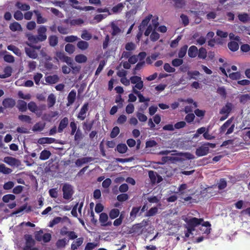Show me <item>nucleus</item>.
I'll return each mask as SVG.
<instances>
[{
  "mask_svg": "<svg viewBox=\"0 0 250 250\" xmlns=\"http://www.w3.org/2000/svg\"><path fill=\"white\" fill-rule=\"evenodd\" d=\"M187 226L189 228V230H195V227L201 224L203 222V218H197L196 217H192L189 219H187L186 220Z\"/></svg>",
  "mask_w": 250,
  "mask_h": 250,
  "instance_id": "f257e3e1",
  "label": "nucleus"
},
{
  "mask_svg": "<svg viewBox=\"0 0 250 250\" xmlns=\"http://www.w3.org/2000/svg\"><path fill=\"white\" fill-rule=\"evenodd\" d=\"M62 191L63 192V198L66 200L70 199L74 193L72 186L68 184L63 185Z\"/></svg>",
  "mask_w": 250,
  "mask_h": 250,
  "instance_id": "f03ea898",
  "label": "nucleus"
},
{
  "mask_svg": "<svg viewBox=\"0 0 250 250\" xmlns=\"http://www.w3.org/2000/svg\"><path fill=\"white\" fill-rule=\"evenodd\" d=\"M25 245L23 250H29L35 245V241L31 234H26L24 235Z\"/></svg>",
  "mask_w": 250,
  "mask_h": 250,
  "instance_id": "7ed1b4c3",
  "label": "nucleus"
},
{
  "mask_svg": "<svg viewBox=\"0 0 250 250\" xmlns=\"http://www.w3.org/2000/svg\"><path fill=\"white\" fill-rule=\"evenodd\" d=\"M89 109V103L88 102L85 103L80 109L77 117L78 120L80 121H83L86 117V113Z\"/></svg>",
  "mask_w": 250,
  "mask_h": 250,
  "instance_id": "20e7f679",
  "label": "nucleus"
},
{
  "mask_svg": "<svg viewBox=\"0 0 250 250\" xmlns=\"http://www.w3.org/2000/svg\"><path fill=\"white\" fill-rule=\"evenodd\" d=\"M130 81L132 83L135 84L133 87V88L138 89L139 90H141L143 88L144 83L140 77L138 76H132L130 78Z\"/></svg>",
  "mask_w": 250,
  "mask_h": 250,
  "instance_id": "39448f33",
  "label": "nucleus"
},
{
  "mask_svg": "<svg viewBox=\"0 0 250 250\" xmlns=\"http://www.w3.org/2000/svg\"><path fill=\"white\" fill-rule=\"evenodd\" d=\"M60 233L62 236L67 235L70 240H74L78 237L74 231H68V228L66 226L63 227L61 229Z\"/></svg>",
  "mask_w": 250,
  "mask_h": 250,
  "instance_id": "423d86ee",
  "label": "nucleus"
},
{
  "mask_svg": "<svg viewBox=\"0 0 250 250\" xmlns=\"http://www.w3.org/2000/svg\"><path fill=\"white\" fill-rule=\"evenodd\" d=\"M46 31L47 29L44 26H41L38 28L37 37L39 38L40 42H43L46 39Z\"/></svg>",
  "mask_w": 250,
  "mask_h": 250,
  "instance_id": "0eeeda50",
  "label": "nucleus"
},
{
  "mask_svg": "<svg viewBox=\"0 0 250 250\" xmlns=\"http://www.w3.org/2000/svg\"><path fill=\"white\" fill-rule=\"evenodd\" d=\"M209 152V147L205 144L197 148L195 151L196 155L198 157L206 155Z\"/></svg>",
  "mask_w": 250,
  "mask_h": 250,
  "instance_id": "6e6552de",
  "label": "nucleus"
},
{
  "mask_svg": "<svg viewBox=\"0 0 250 250\" xmlns=\"http://www.w3.org/2000/svg\"><path fill=\"white\" fill-rule=\"evenodd\" d=\"M56 56L58 59L63 62H66L68 65L71 64V58L66 56L63 52H57Z\"/></svg>",
  "mask_w": 250,
  "mask_h": 250,
  "instance_id": "1a4fd4ad",
  "label": "nucleus"
},
{
  "mask_svg": "<svg viewBox=\"0 0 250 250\" xmlns=\"http://www.w3.org/2000/svg\"><path fill=\"white\" fill-rule=\"evenodd\" d=\"M2 104L4 107L3 108H12L16 105V102L11 98H6L3 100Z\"/></svg>",
  "mask_w": 250,
  "mask_h": 250,
  "instance_id": "9d476101",
  "label": "nucleus"
},
{
  "mask_svg": "<svg viewBox=\"0 0 250 250\" xmlns=\"http://www.w3.org/2000/svg\"><path fill=\"white\" fill-rule=\"evenodd\" d=\"M143 227V225L142 223H138L132 226L131 228H130L129 230V233H137L138 234H140L142 233V228Z\"/></svg>",
  "mask_w": 250,
  "mask_h": 250,
  "instance_id": "9b49d317",
  "label": "nucleus"
},
{
  "mask_svg": "<svg viewBox=\"0 0 250 250\" xmlns=\"http://www.w3.org/2000/svg\"><path fill=\"white\" fill-rule=\"evenodd\" d=\"M71 245V249L72 250H77L83 243L84 238L83 237H79L75 239Z\"/></svg>",
  "mask_w": 250,
  "mask_h": 250,
  "instance_id": "f8f14e48",
  "label": "nucleus"
},
{
  "mask_svg": "<svg viewBox=\"0 0 250 250\" xmlns=\"http://www.w3.org/2000/svg\"><path fill=\"white\" fill-rule=\"evenodd\" d=\"M68 125V119L67 117H64L62 119L59 125L58 132L62 133L63 129L65 128Z\"/></svg>",
  "mask_w": 250,
  "mask_h": 250,
  "instance_id": "ddd939ff",
  "label": "nucleus"
},
{
  "mask_svg": "<svg viewBox=\"0 0 250 250\" xmlns=\"http://www.w3.org/2000/svg\"><path fill=\"white\" fill-rule=\"evenodd\" d=\"M4 162L11 166H18L19 161L15 158L7 156L4 158Z\"/></svg>",
  "mask_w": 250,
  "mask_h": 250,
  "instance_id": "4468645a",
  "label": "nucleus"
},
{
  "mask_svg": "<svg viewBox=\"0 0 250 250\" xmlns=\"http://www.w3.org/2000/svg\"><path fill=\"white\" fill-rule=\"evenodd\" d=\"M232 104L231 103L228 102L220 111V114L229 115L232 110Z\"/></svg>",
  "mask_w": 250,
  "mask_h": 250,
  "instance_id": "2eb2a0df",
  "label": "nucleus"
},
{
  "mask_svg": "<svg viewBox=\"0 0 250 250\" xmlns=\"http://www.w3.org/2000/svg\"><path fill=\"white\" fill-rule=\"evenodd\" d=\"M125 3H119L115 6H113L110 11L111 15L113 14H118L122 12L125 7Z\"/></svg>",
  "mask_w": 250,
  "mask_h": 250,
  "instance_id": "dca6fc26",
  "label": "nucleus"
},
{
  "mask_svg": "<svg viewBox=\"0 0 250 250\" xmlns=\"http://www.w3.org/2000/svg\"><path fill=\"white\" fill-rule=\"evenodd\" d=\"M152 17V15L151 14L148 15L147 17H146L142 21L141 23L139 26V30H144L146 27L147 26L149 22L150 21Z\"/></svg>",
  "mask_w": 250,
  "mask_h": 250,
  "instance_id": "f3484780",
  "label": "nucleus"
},
{
  "mask_svg": "<svg viewBox=\"0 0 250 250\" xmlns=\"http://www.w3.org/2000/svg\"><path fill=\"white\" fill-rule=\"evenodd\" d=\"M33 12L36 16L37 22L38 24L44 23L47 21L46 18L42 17L41 13L38 10H34Z\"/></svg>",
  "mask_w": 250,
  "mask_h": 250,
  "instance_id": "a211bd4d",
  "label": "nucleus"
},
{
  "mask_svg": "<svg viewBox=\"0 0 250 250\" xmlns=\"http://www.w3.org/2000/svg\"><path fill=\"white\" fill-rule=\"evenodd\" d=\"M76 96V92L74 90H72L67 96V103L66 104L67 106H70L72 105L75 99Z\"/></svg>",
  "mask_w": 250,
  "mask_h": 250,
  "instance_id": "6ab92c4d",
  "label": "nucleus"
},
{
  "mask_svg": "<svg viewBox=\"0 0 250 250\" xmlns=\"http://www.w3.org/2000/svg\"><path fill=\"white\" fill-rule=\"evenodd\" d=\"M25 52L27 56L32 59H36L38 57V53L31 47H25Z\"/></svg>",
  "mask_w": 250,
  "mask_h": 250,
  "instance_id": "aec40b11",
  "label": "nucleus"
},
{
  "mask_svg": "<svg viewBox=\"0 0 250 250\" xmlns=\"http://www.w3.org/2000/svg\"><path fill=\"white\" fill-rule=\"evenodd\" d=\"M56 139L53 138L49 137H42L41 138L38 140V143L41 145L45 144H52L56 143Z\"/></svg>",
  "mask_w": 250,
  "mask_h": 250,
  "instance_id": "412c9836",
  "label": "nucleus"
},
{
  "mask_svg": "<svg viewBox=\"0 0 250 250\" xmlns=\"http://www.w3.org/2000/svg\"><path fill=\"white\" fill-rule=\"evenodd\" d=\"M68 241L69 240H67L65 238L58 239L56 242V246L59 249L64 248Z\"/></svg>",
  "mask_w": 250,
  "mask_h": 250,
  "instance_id": "4be33fe9",
  "label": "nucleus"
},
{
  "mask_svg": "<svg viewBox=\"0 0 250 250\" xmlns=\"http://www.w3.org/2000/svg\"><path fill=\"white\" fill-rule=\"evenodd\" d=\"M174 2L173 5L176 9H182L184 8L187 3L186 0H172Z\"/></svg>",
  "mask_w": 250,
  "mask_h": 250,
  "instance_id": "5701e85b",
  "label": "nucleus"
},
{
  "mask_svg": "<svg viewBox=\"0 0 250 250\" xmlns=\"http://www.w3.org/2000/svg\"><path fill=\"white\" fill-rule=\"evenodd\" d=\"M15 6L20 11H28L30 9V6L29 4L23 3L20 1H17L15 4Z\"/></svg>",
  "mask_w": 250,
  "mask_h": 250,
  "instance_id": "b1692460",
  "label": "nucleus"
},
{
  "mask_svg": "<svg viewBox=\"0 0 250 250\" xmlns=\"http://www.w3.org/2000/svg\"><path fill=\"white\" fill-rule=\"evenodd\" d=\"M10 29L13 32L20 31L22 30L21 25L17 21L11 23L9 25Z\"/></svg>",
  "mask_w": 250,
  "mask_h": 250,
  "instance_id": "393cba45",
  "label": "nucleus"
},
{
  "mask_svg": "<svg viewBox=\"0 0 250 250\" xmlns=\"http://www.w3.org/2000/svg\"><path fill=\"white\" fill-rule=\"evenodd\" d=\"M93 159L91 157H83L77 159L75 163L78 167H81L83 164L90 162Z\"/></svg>",
  "mask_w": 250,
  "mask_h": 250,
  "instance_id": "a878e982",
  "label": "nucleus"
},
{
  "mask_svg": "<svg viewBox=\"0 0 250 250\" xmlns=\"http://www.w3.org/2000/svg\"><path fill=\"white\" fill-rule=\"evenodd\" d=\"M26 208H27V209L26 210V212H29V211H30L31 210V206H28L27 207V203L24 204L23 206H21L18 209H17L15 211H14L12 213V214H18L21 213V212L23 211L24 210L26 209Z\"/></svg>",
  "mask_w": 250,
  "mask_h": 250,
  "instance_id": "bb28decb",
  "label": "nucleus"
},
{
  "mask_svg": "<svg viewBox=\"0 0 250 250\" xmlns=\"http://www.w3.org/2000/svg\"><path fill=\"white\" fill-rule=\"evenodd\" d=\"M198 53V48L195 45L191 46L188 50V55L190 58H195L196 57Z\"/></svg>",
  "mask_w": 250,
  "mask_h": 250,
  "instance_id": "cd10ccee",
  "label": "nucleus"
},
{
  "mask_svg": "<svg viewBox=\"0 0 250 250\" xmlns=\"http://www.w3.org/2000/svg\"><path fill=\"white\" fill-rule=\"evenodd\" d=\"M17 107L20 111L25 112L27 110V104L24 101L19 100Z\"/></svg>",
  "mask_w": 250,
  "mask_h": 250,
  "instance_id": "c85d7f7f",
  "label": "nucleus"
},
{
  "mask_svg": "<svg viewBox=\"0 0 250 250\" xmlns=\"http://www.w3.org/2000/svg\"><path fill=\"white\" fill-rule=\"evenodd\" d=\"M232 122V119L228 120L220 128V133L223 134L226 129L231 125Z\"/></svg>",
  "mask_w": 250,
  "mask_h": 250,
  "instance_id": "c756f323",
  "label": "nucleus"
},
{
  "mask_svg": "<svg viewBox=\"0 0 250 250\" xmlns=\"http://www.w3.org/2000/svg\"><path fill=\"white\" fill-rule=\"evenodd\" d=\"M128 148L125 144H119L117 145L116 150L121 154L125 153L127 150Z\"/></svg>",
  "mask_w": 250,
  "mask_h": 250,
  "instance_id": "7c9ffc66",
  "label": "nucleus"
},
{
  "mask_svg": "<svg viewBox=\"0 0 250 250\" xmlns=\"http://www.w3.org/2000/svg\"><path fill=\"white\" fill-rule=\"evenodd\" d=\"M51 155V153L49 150L44 149L42 150L40 156V159L41 160H46L48 159Z\"/></svg>",
  "mask_w": 250,
  "mask_h": 250,
  "instance_id": "2f4dec72",
  "label": "nucleus"
},
{
  "mask_svg": "<svg viewBox=\"0 0 250 250\" xmlns=\"http://www.w3.org/2000/svg\"><path fill=\"white\" fill-rule=\"evenodd\" d=\"M120 214V210L118 208L111 209L109 212V217L111 219L117 218Z\"/></svg>",
  "mask_w": 250,
  "mask_h": 250,
  "instance_id": "473e14b6",
  "label": "nucleus"
},
{
  "mask_svg": "<svg viewBox=\"0 0 250 250\" xmlns=\"http://www.w3.org/2000/svg\"><path fill=\"white\" fill-rule=\"evenodd\" d=\"M228 46L229 49L232 52L236 51L239 49V47L238 43L234 41L229 42Z\"/></svg>",
  "mask_w": 250,
  "mask_h": 250,
  "instance_id": "72a5a7b5",
  "label": "nucleus"
},
{
  "mask_svg": "<svg viewBox=\"0 0 250 250\" xmlns=\"http://www.w3.org/2000/svg\"><path fill=\"white\" fill-rule=\"evenodd\" d=\"M49 43L51 46L55 47L58 44V38L56 35H51L48 38Z\"/></svg>",
  "mask_w": 250,
  "mask_h": 250,
  "instance_id": "f704fd0d",
  "label": "nucleus"
},
{
  "mask_svg": "<svg viewBox=\"0 0 250 250\" xmlns=\"http://www.w3.org/2000/svg\"><path fill=\"white\" fill-rule=\"evenodd\" d=\"M132 92L134 94H136L138 96L140 102L142 103V102L149 101V98L146 99L144 97V96L140 93V92L138 91L136 89L133 88L132 89Z\"/></svg>",
  "mask_w": 250,
  "mask_h": 250,
  "instance_id": "c9c22d12",
  "label": "nucleus"
},
{
  "mask_svg": "<svg viewBox=\"0 0 250 250\" xmlns=\"http://www.w3.org/2000/svg\"><path fill=\"white\" fill-rule=\"evenodd\" d=\"M56 103V97L53 94L49 95L47 98V104L48 107H51L54 105Z\"/></svg>",
  "mask_w": 250,
  "mask_h": 250,
  "instance_id": "e433bc0d",
  "label": "nucleus"
},
{
  "mask_svg": "<svg viewBox=\"0 0 250 250\" xmlns=\"http://www.w3.org/2000/svg\"><path fill=\"white\" fill-rule=\"evenodd\" d=\"M77 46L80 49L84 50L88 48L89 44L87 42L81 40L78 42Z\"/></svg>",
  "mask_w": 250,
  "mask_h": 250,
  "instance_id": "4c0bfd02",
  "label": "nucleus"
},
{
  "mask_svg": "<svg viewBox=\"0 0 250 250\" xmlns=\"http://www.w3.org/2000/svg\"><path fill=\"white\" fill-rule=\"evenodd\" d=\"M75 60L78 63H84L87 61V58L84 55L79 54L75 56Z\"/></svg>",
  "mask_w": 250,
  "mask_h": 250,
  "instance_id": "58836bf2",
  "label": "nucleus"
},
{
  "mask_svg": "<svg viewBox=\"0 0 250 250\" xmlns=\"http://www.w3.org/2000/svg\"><path fill=\"white\" fill-rule=\"evenodd\" d=\"M188 46L187 45H184L181 47L178 52V57L179 58H183L186 55Z\"/></svg>",
  "mask_w": 250,
  "mask_h": 250,
  "instance_id": "ea45409f",
  "label": "nucleus"
},
{
  "mask_svg": "<svg viewBox=\"0 0 250 250\" xmlns=\"http://www.w3.org/2000/svg\"><path fill=\"white\" fill-rule=\"evenodd\" d=\"M94 121H92L90 123L87 122H84L83 123V127L84 131H90L93 125Z\"/></svg>",
  "mask_w": 250,
  "mask_h": 250,
  "instance_id": "a19ab883",
  "label": "nucleus"
},
{
  "mask_svg": "<svg viewBox=\"0 0 250 250\" xmlns=\"http://www.w3.org/2000/svg\"><path fill=\"white\" fill-rule=\"evenodd\" d=\"M207 51L206 48L201 47L198 50V57L199 59H205L207 57Z\"/></svg>",
  "mask_w": 250,
  "mask_h": 250,
  "instance_id": "79ce46f5",
  "label": "nucleus"
},
{
  "mask_svg": "<svg viewBox=\"0 0 250 250\" xmlns=\"http://www.w3.org/2000/svg\"><path fill=\"white\" fill-rule=\"evenodd\" d=\"M59 80L58 76L56 75L48 76L46 78V82L51 84H54L58 82Z\"/></svg>",
  "mask_w": 250,
  "mask_h": 250,
  "instance_id": "37998d69",
  "label": "nucleus"
},
{
  "mask_svg": "<svg viewBox=\"0 0 250 250\" xmlns=\"http://www.w3.org/2000/svg\"><path fill=\"white\" fill-rule=\"evenodd\" d=\"M18 119L23 122H25L28 124H31L32 123V119L31 118L28 116L26 115H20L18 117Z\"/></svg>",
  "mask_w": 250,
  "mask_h": 250,
  "instance_id": "c03bdc74",
  "label": "nucleus"
},
{
  "mask_svg": "<svg viewBox=\"0 0 250 250\" xmlns=\"http://www.w3.org/2000/svg\"><path fill=\"white\" fill-rule=\"evenodd\" d=\"M239 101L241 104H245L250 100V93L241 95L239 96Z\"/></svg>",
  "mask_w": 250,
  "mask_h": 250,
  "instance_id": "a18cd8bd",
  "label": "nucleus"
},
{
  "mask_svg": "<svg viewBox=\"0 0 250 250\" xmlns=\"http://www.w3.org/2000/svg\"><path fill=\"white\" fill-rule=\"evenodd\" d=\"M12 170L6 167L4 164H0V172H1L4 174H8L11 173Z\"/></svg>",
  "mask_w": 250,
  "mask_h": 250,
  "instance_id": "49530a36",
  "label": "nucleus"
},
{
  "mask_svg": "<svg viewBox=\"0 0 250 250\" xmlns=\"http://www.w3.org/2000/svg\"><path fill=\"white\" fill-rule=\"evenodd\" d=\"M16 196L14 194H8L4 195L2 200L4 203H7L10 200H14Z\"/></svg>",
  "mask_w": 250,
  "mask_h": 250,
  "instance_id": "de8ad7c7",
  "label": "nucleus"
},
{
  "mask_svg": "<svg viewBox=\"0 0 250 250\" xmlns=\"http://www.w3.org/2000/svg\"><path fill=\"white\" fill-rule=\"evenodd\" d=\"M75 50V46L72 44L67 43L65 46V51L69 54L73 53Z\"/></svg>",
  "mask_w": 250,
  "mask_h": 250,
  "instance_id": "09e8293b",
  "label": "nucleus"
},
{
  "mask_svg": "<svg viewBox=\"0 0 250 250\" xmlns=\"http://www.w3.org/2000/svg\"><path fill=\"white\" fill-rule=\"evenodd\" d=\"M136 44L132 42H129L125 44V49L126 51H133L136 49Z\"/></svg>",
  "mask_w": 250,
  "mask_h": 250,
  "instance_id": "8fccbe9b",
  "label": "nucleus"
},
{
  "mask_svg": "<svg viewBox=\"0 0 250 250\" xmlns=\"http://www.w3.org/2000/svg\"><path fill=\"white\" fill-rule=\"evenodd\" d=\"M108 217L106 213L102 212L100 215L99 221L102 225L108 221Z\"/></svg>",
  "mask_w": 250,
  "mask_h": 250,
  "instance_id": "3c124183",
  "label": "nucleus"
},
{
  "mask_svg": "<svg viewBox=\"0 0 250 250\" xmlns=\"http://www.w3.org/2000/svg\"><path fill=\"white\" fill-rule=\"evenodd\" d=\"M218 188L220 190L224 189L227 187V183L226 180L224 178H222L220 180L218 183Z\"/></svg>",
  "mask_w": 250,
  "mask_h": 250,
  "instance_id": "603ef678",
  "label": "nucleus"
},
{
  "mask_svg": "<svg viewBox=\"0 0 250 250\" xmlns=\"http://www.w3.org/2000/svg\"><path fill=\"white\" fill-rule=\"evenodd\" d=\"M217 92L218 93L222 98L225 99L227 97V92L226 89L224 86L219 87L217 89Z\"/></svg>",
  "mask_w": 250,
  "mask_h": 250,
  "instance_id": "864d4df0",
  "label": "nucleus"
},
{
  "mask_svg": "<svg viewBox=\"0 0 250 250\" xmlns=\"http://www.w3.org/2000/svg\"><path fill=\"white\" fill-rule=\"evenodd\" d=\"M157 207L151 208L146 212V216L147 217L153 216L157 213Z\"/></svg>",
  "mask_w": 250,
  "mask_h": 250,
  "instance_id": "5fc2aeb1",
  "label": "nucleus"
},
{
  "mask_svg": "<svg viewBox=\"0 0 250 250\" xmlns=\"http://www.w3.org/2000/svg\"><path fill=\"white\" fill-rule=\"evenodd\" d=\"M229 77L232 80H236L241 78V75L240 72H232L229 74Z\"/></svg>",
  "mask_w": 250,
  "mask_h": 250,
  "instance_id": "6e6d98bb",
  "label": "nucleus"
},
{
  "mask_svg": "<svg viewBox=\"0 0 250 250\" xmlns=\"http://www.w3.org/2000/svg\"><path fill=\"white\" fill-rule=\"evenodd\" d=\"M120 133V128L118 126H115L113 128L110 134L111 138H114L117 136Z\"/></svg>",
  "mask_w": 250,
  "mask_h": 250,
  "instance_id": "4d7b16f0",
  "label": "nucleus"
},
{
  "mask_svg": "<svg viewBox=\"0 0 250 250\" xmlns=\"http://www.w3.org/2000/svg\"><path fill=\"white\" fill-rule=\"evenodd\" d=\"M5 74L0 75V78L4 79L11 76V68L10 67H7L4 69Z\"/></svg>",
  "mask_w": 250,
  "mask_h": 250,
  "instance_id": "13d9d810",
  "label": "nucleus"
},
{
  "mask_svg": "<svg viewBox=\"0 0 250 250\" xmlns=\"http://www.w3.org/2000/svg\"><path fill=\"white\" fill-rule=\"evenodd\" d=\"M14 18L17 21L22 20L23 18V15L20 10L16 11L13 15Z\"/></svg>",
  "mask_w": 250,
  "mask_h": 250,
  "instance_id": "bf43d9fd",
  "label": "nucleus"
},
{
  "mask_svg": "<svg viewBox=\"0 0 250 250\" xmlns=\"http://www.w3.org/2000/svg\"><path fill=\"white\" fill-rule=\"evenodd\" d=\"M141 207H133L131 212H130V216L131 217L135 218L137 213L140 210Z\"/></svg>",
  "mask_w": 250,
  "mask_h": 250,
  "instance_id": "052dcab7",
  "label": "nucleus"
},
{
  "mask_svg": "<svg viewBox=\"0 0 250 250\" xmlns=\"http://www.w3.org/2000/svg\"><path fill=\"white\" fill-rule=\"evenodd\" d=\"M43 233V231L42 229L40 230L39 231H36L35 232V239L39 242L42 241Z\"/></svg>",
  "mask_w": 250,
  "mask_h": 250,
  "instance_id": "680f3d73",
  "label": "nucleus"
},
{
  "mask_svg": "<svg viewBox=\"0 0 250 250\" xmlns=\"http://www.w3.org/2000/svg\"><path fill=\"white\" fill-rule=\"evenodd\" d=\"M129 196L126 193H122L117 196V199L119 202H124L128 200Z\"/></svg>",
  "mask_w": 250,
  "mask_h": 250,
  "instance_id": "e2e57ef3",
  "label": "nucleus"
},
{
  "mask_svg": "<svg viewBox=\"0 0 250 250\" xmlns=\"http://www.w3.org/2000/svg\"><path fill=\"white\" fill-rule=\"evenodd\" d=\"M183 63V60L179 59H175L172 61L171 64L174 67H178L182 65Z\"/></svg>",
  "mask_w": 250,
  "mask_h": 250,
  "instance_id": "0e129e2a",
  "label": "nucleus"
},
{
  "mask_svg": "<svg viewBox=\"0 0 250 250\" xmlns=\"http://www.w3.org/2000/svg\"><path fill=\"white\" fill-rule=\"evenodd\" d=\"M79 38L74 35L68 36L65 37L64 41L67 42H73L77 41Z\"/></svg>",
  "mask_w": 250,
  "mask_h": 250,
  "instance_id": "69168bd1",
  "label": "nucleus"
},
{
  "mask_svg": "<svg viewBox=\"0 0 250 250\" xmlns=\"http://www.w3.org/2000/svg\"><path fill=\"white\" fill-rule=\"evenodd\" d=\"M28 108L31 112H35L37 110L38 107L35 103L31 102L28 104Z\"/></svg>",
  "mask_w": 250,
  "mask_h": 250,
  "instance_id": "338daca9",
  "label": "nucleus"
},
{
  "mask_svg": "<svg viewBox=\"0 0 250 250\" xmlns=\"http://www.w3.org/2000/svg\"><path fill=\"white\" fill-rule=\"evenodd\" d=\"M182 39L181 36H178L176 39L173 40L170 44V46L172 48H175L178 46V43Z\"/></svg>",
  "mask_w": 250,
  "mask_h": 250,
  "instance_id": "774afa93",
  "label": "nucleus"
}]
</instances>
